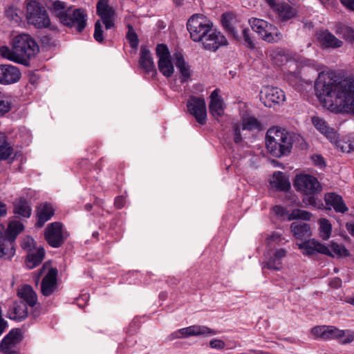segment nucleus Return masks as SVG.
<instances>
[{
	"instance_id": "14",
	"label": "nucleus",
	"mask_w": 354,
	"mask_h": 354,
	"mask_svg": "<svg viewBox=\"0 0 354 354\" xmlns=\"http://www.w3.org/2000/svg\"><path fill=\"white\" fill-rule=\"evenodd\" d=\"M187 107L190 115H193L196 122L204 125L207 122V108L203 98L191 96L187 102Z\"/></svg>"
},
{
	"instance_id": "39",
	"label": "nucleus",
	"mask_w": 354,
	"mask_h": 354,
	"mask_svg": "<svg viewBox=\"0 0 354 354\" xmlns=\"http://www.w3.org/2000/svg\"><path fill=\"white\" fill-rule=\"evenodd\" d=\"M13 153L12 147L8 142L6 136L0 133V160L8 159Z\"/></svg>"
},
{
	"instance_id": "4",
	"label": "nucleus",
	"mask_w": 354,
	"mask_h": 354,
	"mask_svg": "<svg viewBox=\"0 0 354 354\" xmlns=\"http://www.w3.org/2000/svg\"><path fill=\"white\" fill-rule=\"evenodd\" d=\"M293 135L285 130L270 128L266 136V145L268 151L274 156L288 155L292 148Z\"/></svg>"
},
{
	"instance_id": "28",
	"label": "nucleus",
	"mask_w": 354,
	"mask_h": 354,
	"mask_svg": "<svg viewBox=\"0 0 354 354\" xmlns=\"http://www.w3.org/2000/svg\"><path fill=\"white\" fill-rule=\"evenodd\" d=\"M312 122L315 127L324 134L331 142H336L337 135L333 128L330 127L326 122L319 117H313Z\"/></svg>"
},
{
	"instance_id": "38",
	"label": "nucleus",
	"mask_w": 354,
	"mask_h": 354,
	"mask_svg": "<svg viewBox=\"0 0 354 354\" xmlns=\"http://www.w3.org/2000/svg\"><path fill=\"white\" fill-rule=\"evenodd\" d=\"M39 313L40 311H8L6 317L10 319L20 322L29 316L34 318L38 317L40 314Z\"/></svg>"
},
{
	"instance_id": "57",
	"label": "nucleus",
	"mask_w": 354,
	"mask_h": 354,
	"mask_svg": "<svg viewBox=\"0 0 354 354\" xmlns=\"http://www.w3.org/2000/svg\"><path fill=\"white\" fill-rule=\"evenodd\" d=\"M7 322L2 317L1 311H0V336L4 332L6 328H7Z\"/></svg>"
},
{
	"instance_id": "7",
	"label": "nucleus",
	"mask_w": 354,
	"mask_h": 354,
	"mask_svg": "<svg viewBox=\"0 0 354 354\" xmlns=\"http://www.w3.org/2000/svg\"><path fill=\"white\" fill-rule=\"evenodd\" d=\"M311 332L315 338L336 339L341 344H348L354 341V330H340L334 326H317L313 328Z\"/></svg>"
},
{
	"instance_id": "31",
	"label": "nucleus",
	"mask_w": 354,
	"mask_h": 354,
	"mask_svg": "<svg viewBox=\"0 0 354 354\" xmlns=\"http://www.w3.org/2000/svg\"><path fill=\"white\" fill-rule=\"evenodd\" d=\"M13 213L19 218H29L32 214L30 201L24 197H20L13 202Z\"/></svg>"
},
{
	"instance_id": "21",
	"label": "nucleus",
	"mask_w": 354,
	"mask_h": 354,
	"mask_svg": "<svg viewBox=\"0 0 354 354\" xmlns=\"http://www.w3.org/2000/svg\"><path fill=\"white\" fill-rule=\"evenodd\" d=\"M215 332L204 326H191L181 328L170 335V339L201 335H214Z\"/></svg>"
},
{
	"instance_id": "48",
	"label": "nucleus",
	"mask_w": 354,
	"mask_h": 354,
	"mask_svg": "<svg viewBox=\"0 0 354 354\" xmlns=\"http://www.w3.org/2000/svg\"><path fill=\"white\" fill-rule=\"evenodd\" d=\"M343 37L348 41L354 42V29L349 26H344L341 30Z\"/></svg>"
},
{
	"instance_id": "24",
	"label": "nucleus",
	"mask_w": 354,
	"mask_h": 354,
	"mask_svg": "<svg viewBox=\"0 0 354 354\" xmlns=\"http://www.w3.org/2000/svg\"><path fill=\"white\" fill-rule=\"evenodd\" d=\"M174 64L179 71V80L180 83L187 82L192 77L193 72L189 63L185 61L181 52H176L174 54Z\"/></svg>"
},
{
	"instance_id": "55",
	"label": "nucleus",
	"mask_w": 354,
	"mask_h": 354,
	"mask_svg": "<svg viewBox=\"0 0 354 354\" xmlns=\"http://www.w3.org/2000/svg\"><path fill=\"white\" fill-rule=\"evenodd\" d=\"M125 204V198L122 196H118L115 197L114 201V205L118 209H121L124 206Z\"/></svg>"
},
{
	"instance_id": "60",
	"label": "nucleus",
	"mask_w": 354,
	"mask_h": 354,
	"mask_svg": "<svg viewBox=\"0 0 354 354\" xmlns=\"http://www.w3.org/2000/svg\"><path fill=\"white\" fill-rule=\"evenodd\" d=\"M34 242L33 239L28 238V241L23 243V248L26 249L30 250L31 245L30 243Z\"/></svg>"
},
{
	"instance_id": "40",
	"label": "nucleus",
	"mask_w": 354,
	"mask_h": 354,
	"mask_svg": "<svg viewBox=\"0 0 354 354\" xmlns=\"http://www.w3.org/2000/svg\"><path fill=\"white\" fill-rule=\"evenodd\" d=\"M158 67L160 72L166 77H171L174 72L171 58L158 59Z\"/></svg>"
},
{
	"instance_id": "45",
	"label": "nucleus",
	"mask_w": 354,
	"mask_h": 354,
	"mask_svg": "<svg viewBox=\"0 0 354 354\" xmlns=\"http://www.w3.org/2000/svg\"><path fill=\"white\" fill-rule=\"evenodd\" d=\"M5 15L10 20H13L15 22H19L21 19L23 12L14 6H10L6 9Z\"/></svg>"
},
{
	"instance_id": "18",
	"label": "nucleus",
	"mask_w": 354,
	"mask_h": 354,
	"mask_svg": "<svg viewBox=\"0 0 354 354\" xmlns=\"http://www.w3.org/2000/svg\"><path fill=\"white\" fill-rule=\"evenodd\" d=\"M21 77L19 68L11 64H0V84L10 85L18 82Z\"/></svg>"
},
{
	"instance_id": "8",
	"label": "nucleus",
	"mask_w": 354,
	"mask_h": 354,
	"mask_svg": "<svg viewBox=\"0 0 354 354\" xmlns=\"http://www.w3.org/2000/svg\"><path fill=\"white\" fill-rule=\"evenodd\" d=\"M213 22L202 14H194L187 22V28L190 34V38L195 42L204 39V37L211 31Z\"/></svg>"
},
{
	"instance_id": "49",
	"label": "nucleus",
	"mask_w": 354,
	"mask_h": 354,
	"mask_svg": "<svg viewBox=\"0 0 354 354\" xmlns=\"http://www.w3.org/2000/svg\"><path fill=\"white\" fill-rule=\"evenodd\" d=\"M274 214L279 218H284L288 216V212L286 208L281 205H275L272 208Z\"/></svg>"
},
{
	"instance_id": "54",
	"label": "nucleus",
	"mask_w": 354,
	"mask_h": 354,
	"mask_svg": "<svg viewBox=\"0 0 354 354\" xmlns=\"http://www.w3.org/2000/svg\"><path fill=\"white\" fill-rule=\"evenodd\" d=\"M342 281L339 277H333L329 282V286L333 288H339L342 286Z\"/></svg>"
},
{
	"instance_id": "53",
	"label": "nucleus",
	"mask_w": 354,
	"mask_h": 354,
	"mask_svg": "<svg viewBox=\"0 0 354 354\" xmlns=\"http://www.w3.org/2000/svg\"><path fill=\"white\" fill-rule=\"evenodd\" d=\"M339 1L348 10L354 12V0H339Z\"/></svg>"
},
{
	"instance_id": "50",
	"label": "nucleus",
	"mask_w": 354,
	"mask_h": 354,
	"mask_svg": "<svg viewBox=\"0 0 354 354\" xmlns=\"http://www.w3.org/2000/svg\"><path fill=\"white\" fill-rule=\"evenodd\" d=\"M312 160L315 166H318L321 168L326 166L324 158L321 155H313L312 156Z\"/></svg>"
},
{
	"instance_id": "41",
	"label": "nucleus",
	"mask_w": 354,
	"mask_h": 354,
	"mask_svg": "<svg viewBox=\"0 0 354 354\" xmlns=\"http://www.w3.org/2000/svg\"><path fill=\"white\" fill-rule=\"evenodd\" d=\"M243 130H261V124L254 116H248L243 119Z\"/></svg>"
},
{
	"instance_id": "47",
	"label": "nucleus",
	"mask_w": 354,
	"mask_h": 354,
	"mask_svg": "<svg viewBox=\"0 0 354 354\" xmlns=\"http://www.w3.org/2000/svg\"><path fill=\"white\" fill-rule=\"evenodd\" d=\"M103 32L100 21H97L95 24L93 37L99 43H102L104 41Z\"/></svg>"
},
{
	"instance_id": "3",
	"label": "nucleus",
	"mask_w": 354,
	"mask_h": 354,
	"mask_svg": "<svg viewBox=\"0 0 354 354\" xmlns=\"http://www.w3.org/2000/svg\"><path fill=\"white\" fill-rule=\"evenodd\" d=\"M293 185L295 189L302 194V202L306 206L318 209L325 208L322 199L318 197L322 187L316 177L310 174L297 175Z\"/></svg>"
},
{
	"instance_id": "10",
	"label": "nucleus",
	"mask_w": 354,
	"mask_h": 354,
	"mask_svg": "<svg viewBox=\"0 0 354 354\" xmlns=\"http://www.w3.org/2000/svg\"><path fill=\"white\" fill-rule=\"evenodd\" d=\"M26 19L28 23L37 28H46L50 24V20L44 7L35 1L27 4Z\"/></svg>"
},
{
	"instance_id": "17",
	"label": "nucleus",
	"mask_w": 354,
	"mask_h": 354,
	"mask_svg": "<svg viewBox=\"0 0 354 354\" xmlns=\"http://www.w3.org/2000/svg\"><path fill=\"white\" fill-rule=\"evenodd\" d=\"M201 41L205 49L214 52L217 50L220 47L228 44L226 37L220 31L213 28H211V31L204 37V39Z\"/></svg>"
},
{
	"instance_id": "58",
	"label": "nucleus",
	"mask_w": 354,
	"mask_h": 354,
	"mask_svg": "<svg viewBox=\"0 0 354 354\" xmlns=\"http://www.w3.org/2000/svg\"><path fill=\"white\" fill-rule=\"evenodd\" d=\"M7 214V207L6 205L0 201V218L6 216ZM0 225H3L0 223Z\"/></svg>"
},
{
	"instance_id": "22",
	"label": "nucleus",
	"mask_w": 354,
	"mask_h": 354,
	"mask_svg": "<svg viewBox=\"0 0 354 354\" xmlns=\"http://www.w3.org/2000/svg\"><path fill=\"white\" fill-rule=\"evenodd\" d=\"M58 270L50 268L41 283V292L44 296L51 295L57 288Z\"/></svg>"
},
{
	"instance_id": "44",
	"label": "nucleus",
	"mask_w": 354,
	"mask_h": 354,
	"mask_svg": "<svg viewBox=\"0 0 354 354\" xmlns=\"http://www.w3.org/2000/svg\"><path fill=\"white\" fill-rule=\"evenodd\" d=\"M127 28L128 32L127 33L126 38L131 48L136 49L139 44L138 36L131 24H128Z\"/></svg>"
},
{
	"instance_id": "2",
	"label": "nucleus",
	"mask_w": 354,
	"mask_h": 354,
	"mask_svg": "<svg viewBox=\"0 0 354 354\" xmlns=\"http://www.w3.org/2000/svg\"><path fill=\"white\" fill-rule=\"evenodd\" d=\"M39 48L35 40L28 34H19L12 39V48L0 47V56L25 66L39 53Z\"/></svg>"
},
{
	"instance_id": "42",
	"label": "nucleus",
	"mask_w": 354,
	"mask_h": 354,
	"mask_svg": "<svg viewBox=\"0 0 354 354\" xmlns=\"http://www.w3.org/2000/svg\"><path fill=\"white\" fill-rule=\"evenodd\" d=\"M319 234L320 237L324 240L330 238L332 232V225L326 218H321L319 220Z\"/></svg>"
},
{
	"instance_id": "15",
	"label": "nucleus",
	"mask_w": 354,
	"mask_h": 354,
	"mask_svg": "<svg viewBox=\"0 0 354 354\" xmlns=\"http://www.w3.org/2000/svg\"><path fill=\"white\" fill-rule=\"evenodd\" d=\"M64 26L82 32L87 25V14L81 8H72Z\"/></svg>"
},
{
	"instance_id": "16",
	"label": "nucleus",
	"mask_w": 354,
	"mask_h": 354,
	"mask_svg": "<svg viewBox=\"0 0 354 354\" xmlns=\"http://www.w3.org/2000/svg\"><path fill=\"white\" fill-rule=\"evenodd\" d=\"M97 15L101 18L106 30L114 28L115 11L109 3V0H99L96 5Z\"/></svg>"
},
{
	"instance_id": "43",
	"label": "nucleus",
	"mask_w": 354,
	"mask_h": 354,
	"mask_svg": "<svg viewBox=\"0 0 354 354\" xmlns=\"http://www.w3.org/2000/svg\"><path fill=\"white\" fill-rule=\"evenodd\" d=\"M312 214L308 211L302 210L300 209H293L288 216V221L300 219L303 221H310Z\"/></svg>"
},
{
	"instance_id": "29",
	"label": "nucleus",
	"mask_w": 354,
	"mask_h": 354,
	"mask_svg": "<svg viewBox=\"0 0 354 354\" xmlns=\"http://www.w3.org/2000/svg\"><path fill=\"white\" fill-rule=\"evenodd\" d=\"M270 183L272 188L279 192H287L291 187L288 178L283 172L280 171L274 172Z\"/></svg>"
},
{
	"instance_id": "23",
	"label": "nucleus",
	"mask_w": 354,
	"mask_h": 354,
	"mask_svg": "<svg viewBox=\"0 0 354 354\" xmlns=\"http://www.w3.org/2000/svg\"><path fill=\"white\" fill-rule=\"evenodd\" d=\"M220 89H214L210 94L209 111L213 118L218 120V118L224 115L225 104L223 99L219 95Z\"/></svg>"
},
{
	"instance_id": "1",
	"label": "nucleus",
	"mask_w": 354,
	"mask_h": 354,
	"mask_svg": "<svg viewBox=\"0 0 354 354\" xmlns=\"http://www.w3.org/2000/svg\"><path fill=\"white\" fill-rule=\"evenodd\" d=\"M354 90V82L343 80L337 82L333 76L319 73L315 83L317 98L328 109H341L346 111Z\"/></svg>"
},
{
	"instance_id": "52",
	"label": "nucleus",
	"mask_w": 354,
	"mask_h": 354,
	"mask_svg": "<svg viewBox=\"0 0 354 354\" xmlns=\"http://www.w3.org/2000/svg\"><path fill=\"white\" fill-rule=\"evenodd\" d=\"M209 346L212 348L221 349L225 347V344L221 339H213L209 342Z\"/></svg>"
},
{
	"instance_id": "6",
	"label": "nucleus",
	"mask_w": 354,
	"mask_h": 354,
	"mask_svg": "<svg viewBox=\"0 0 354 354\" xmlns=\"http://www.w3.org/2000/svg\"><path fill=\"white\" fill-rule=\"evenodd\" d=\"M299 248L304 249L305 254L307 255H314L319 253L330 257H334V254L339 258L351 256L349 250L346 248L344 245L334 241H331L329 247H328L315 239H310L301 243Z\"/></svg>"
},
{
	"instance_id": "13",
	"label": "nucleus",
	"mask_w": 354,
	"mask_h": 354,
	"mask_svg": "<svg viewBox=\"0 0 354 354\" xmlns=\"http://www.w3.org/2000/svg\"><path fill=\"white\" fill-rule=\"evenodd\" d=\"M259 95L262 103L270 108L283 104L286 100L283 91L276 86H263Z\"/></svg>"
},
{
	"instance_id": "19",
	"label": "nucleus",
	"mask_w": 354,
	"mask_h": 354,
	"mask_svg": "<svg viewBox=\"0 0 354 354\" xmlns=\"http://www.w3.org/2000/svg\"><path fill=\"white\" fill-rule=\"evenodd\" d=\"M138 64L145 74L151 75L152 77L156 75L157 71L153 62V58L147 46L142 45L140 47Z\"/></svg>"
},
{
	"instance_id": "34",
	"label": "nucleus",
	"mask_w": 354,
	"mask_h": 354,
	"mask_svg": "<svg viewBox=\"0 0 354 354\" xmlns=\"http://www.w3.org/2000/svg\"><path fill=\"white\" fill-rule=\"evenodd\" d=\"M44 257L45 250L42 247L29 252L25 260L26 266L30 270L33 269L41 263Z\"/></svg>"
},
{
	"instance_id": "11",
	"label": "nucleus",
	"mask_w": 354,
	"mask_h": 354,
	"mask_svg": "<svg viewBox=\"0 0 354 354\" xmlns=\"http://www.w3.org/2000/svg\"><path fill=\"white\" fill-rule=\"evenodd\" d=\"M68 236V232L60 222L48 224L44 230V239L47 243L53 248L62 247Z\"/></svg>"
},
{
	"instance_id": "59",
	"label": "nucleus",
	"mask_w": 354,
	"mask_h": 354,
	"mask_svg": "<svg viewBox=\"0 0 354 354\" xmlns=\"http://www.w3.org/2000/svg\"><path fill=\"white\" fill-rule=\"evenodd\" d=\"M179 279H176V278H169L167 280V284L169 286H176L179 283Z\"/></svg>"
},
{
	"instance_id": "56",
	"label": "nucleus",
	"mask_w": 354,
	"mask_h": 354,
	"mask_svg": "<svg viewBox=\"0 0 354 354\" xmlns=\"http://www.w3.org/2000/svg\"><path fill=\"white\" fill-rule=\"evenodd\" d=\"M345 227L349 234L354 238V222H347Z\"/></svg>"
},
{
	"instance_id": "51",
	"label": "nucleus",
	"mask_w": 354,
	"mask_h": 354,
	"mask_svg": "<svg viewBox=\"0 0 354 354\" xmlns=\"http://www.w3.org/2000/svg\"><path fill=\"white\" fill-rule=\"evenodd\" d=\"M233 131L234 142L239 143L242 140V136L241 133V129L239 124H234L233 125Z\"/></svg>"
},
{
	"instance_id": "25",
	"label": "nucleus",
	"mask_w": 354,
	"mask_h": 354,
	"mask_svg": "<svg viewBox=\"0 0 354 354\" xmlns=\"http://www.w3.org/2000/svg\"><path fill=\"white\" fill-rule=\"evenodd\" d=\"M48 8L52 15L57 17L59 21L64 25L68 18L67 16L70 15L73 6L68 5L64 1L55 0L50 1Z\"/></svg>"
},
{
	"instance_id": "35",
	"label": "nucleus",
	"mask_w": 354,
	"mask_h": 354,
	"mask_svg": "<svg viewBox=\"0 0 354 354\" xmlns=\"http://www.w3.org/2000/svg\"><path fill=\"white\" fill-rule=\"evenodd\" d=\"M24 230V225L19 221L10 222L7 229L3 225V232L2 236L6 239L15 243V239L18 234Z\"/></svg>"
},
{
	"instance_id": "33",
	"label": "nucleus",
	"mask_w": 354,
	"mask_h": 354,
	"mask_svg": "<svg viewBox=\"0 0 354 354\" xmlns=\"http://www.w3.org/2000/svg\"><path fill=\"white\" fill-rule=\"evenodd\" d=\"M286 250L283 248L277 250L266 261L264 268L269 270H279L282 268V259L286 257Z\"/></svg>"
},
{
	"instance_id": "26",
	"label": "nucleus",
	"mask_w": 354,
	"mask_h": 354,
	"mask_svg": "<svg viewBox=\"0 0 354 354\" xmlns=\"http://www.w3.org/2000/svg\"><path fill=\"white\" fill-rule=\"evenodd\" d=\"M324 200L326 205L329 207L328 209L333 207L335 212L342 214H344L348 210L342 197L334 192L326 194Z\"/></svg>"
},
{
	"instance_id": "36",
	"label": "nucleus",
	"mask_w": 354,
	"mask_h": 354,
	"mask_svg": "<svg viewBox=\"0 0 354 354\" xmlns=\"http://www.w3.org/2000/svg\"><path fill=\"white\" fill-rule=\"evenodd\" d=\"M18 296L30 307H33L37 301V295L30 285H24L18 290Z\"/></svg>"
},
{
	"instance_id": "61",
	"label": "nucleus",
	"mask_w": 354,
	"mask_h": 354,
	"mask_svg": "<svg viewBox=\"0 0 354 354\" xmlns=\"http://www.w3.org/2000/svg\"><path fill=\"white\" fill-rule=\"evenodd\" d=\"M77 305L80 307V308H84L86 304V301H84V298H79L77 301Z\"/></svg>"
},
{
	"instance_id": "63",
	"label": "nucleus",
	"mask_w": 354,
	"mask_h": 354,
	"mask_svg": "<svg viewBox=\"0 0 354 354\" xmlns=\"http://www.w3.org/2000/svg\"><path fill=\"white\" fill-rule=\"evenodd\" d=\"M304 64L308 66H314L315 62L312 59H306L304 62Z\"/></svg>"
},
{
	"instance_id": "30",
	"label": "nucleus",
	"mask_w": 354,
	"mask_h": 354,
	"mask_svg": "<svg viewBox=\"0 0 354 354\" xmlns=\"http://www.w3.org/2000/svg\"><path fill=\"white\" fill-rule=\"evenodd\" d=\"M3 225H0V258L10 260L15 254V243L2 236Z\"/></svg>"
},
{
	"instance_id": "62",
	"label": "nucleus",
	"mask_w": 354,
	"mask_h": 354,
	"mask_svg": "<svg viewBox=\"0 0 354 354\" xmlns=\"http://www.w3.org/2000/svg\"><path fill=\"white\" fill-rule=\"evenodd\" d=\"M37 81V77L35 74H32L30 76L29 82L31 84H35Z\"/></svg>"
},
{
	"instance_id": "37",
	"label": "nucleus",
	"mask_w": 354,
	"mask_h": 354,
	"mask_svg": "<svg viewBox=\"0 0 354 354\" xmlns=\"http://www.w3.org/2000/svg\"><path fill=\"white\" fill-rule=\"evenodd\" d=\"M291 232L295 238L303 239L311 235L309 224L302 222H293L290 225Z\"/></svg>"
},
{
	"instance_id": "64",
	"label": "nucleus",
	"mask_w": 354,
	"mask_h": 354,
	"mask_svg": "<svg viewBox=\"0 0 354 354\" xmlns=\"http://www.w3.org/2000/svg\"><path fill=\"white\" fill-rule=\"evenodd\" d=\"M167 297V293L165 291H162L161 292H160L159 294V298L161 299V300H165Z\"/></svg>"
},
{
	"instance_id": "9",
	"label": "nucleus",
	"mask_w": 354,
	"mask_h": 354,
	"mask_svg": "<svg viewBox=\"0 0 354 354\" xmlns=\"http://www.w3.org/2000/svg\"><path fill=\"white\" fill-rule=\"evenodd\" d=\"M249 24L252 29L266 42L277 43L283 39V35L278 28L263 19L251 18L249 19Z\"/></svg>"
},
{
	"instance_id": "12",
	"label": "nucleus",
	"mask_w": 354,
	"mask_h": 354,
	"mask_svg": "<svg viewBox=\"0 0 354 354\" xmlns=\"http://www.w3.org/2000/svg\"><path fill=\"white\" fill-rule=\"evenodd\" d=\"M265 1L275 14L279 21L281 23L287 22L297 15V9L283 1L265 0Z\"/></svg>"
},
{
	"instance_id": "27",
	"label": "nucleus",
	"mask_w": 354,
	"mask_h": 354,
	"mask_svg": "<svg viewBox=\"0 0 354 354\" xmlns=\"http://www.w3.org/2000/svg\"><path fill=\"white\" fill-rule=\"evenodd\" d=\"M55 214V209L53 205L48 203L39 205L37 208V221L35 223L37 227H41L46 222L49 221Z\"/></svg>"
},
{
	"instance_id": "20",
	"label": "nucleus",
	"mask_w": 354,
	"mask_h": 354,
	"mask_svg": "<svg viewBox=\"0 0 354 354\" xmlns=\"http://www.w3.org/2000/svg\"><path fill=\"white\" fill-rule=\"evenodd\" d=\"M22 339L21 330L19 328L12 329L0 342V352L4 354H17L16 351H10Z\"/></svg>"
},
{
	"instance_id": "32",
	"label": "nucleus",
	"mask_w": 354,
	"mask_h": 354,
	"mask_svg": "<svg viewBox=\"0 0 354 354\" xmlns=\"http://www.w3.org/2000/svg\"><path fill=\"white\" fill-rule=\"evenodd\" d=\"M317 39L321 45L324 48H339L343 44L341 40L338 39L328 30L319 32Z\"/></svg>"
},
{
	"instance_id": "5",
	"label": "nucleus",
	"mask_w": 354,
	"mask_h": 354,
	"mask_svg": "<svg viewBox=\"0 0 354 354\" xmlns=\"http://www.w3.org/2000/svg\"><path fill=\"white\" fill-rule=\"evenodd\" d=\"M221 25L229 37L242 43L250 50L255 48L249 28L240 25L232 13L225 12L221 15Z\"/></svg>"
},
{
	"instance_id": "46",
	"label": "nucleus",
	"mask_w": 354,
	"mask_h": 354,
	"mask_svg": "<svg viewBox=\"0 0 354 354\" xmlns=\"http://www.w3.org/2000/svg\"><path fill=\"white\" fill-rule=\"evenodd\" d=\"M156 55L158 59L170 57V53L167 46L165 44H159L156 48Z\"/></svg>"
}]
</instances>
